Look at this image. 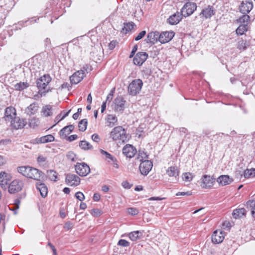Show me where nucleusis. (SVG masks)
Listing matches in <instances>:
<instances>
[{
    "mask_svg": "<svg viewBox=\"0 0 255 255\" xmlns=\"http://www.w3.org/2000/svg\"><path fill=\"white\" fill-rule=\"evenodd\" d=\"M17 171L22 176L36 181L44 179V173L37 168L29 166H21L17 167Z\"/></svg>",
    "mask_w": 255,
    "mask_h": 255,
    "instance_id": "nucleus-1",
    "label": "nucleus"
},
{
    "mask_svg": "<svg viewBox=\"0 0 255 255\" xmlns=\"http://www.w3.org/2000/svg\"><path fill=\"white\" fill-rule=\"evenodd\" d=\"M110 137L114 140L125 143L129 139V136L127 133L126 130L121 126H118L113 129L110 132Z\"/></svg>",
    "mask_w": 255,
    "mask_h": 255,
    "instance_id": "nucleus-2",
    "label": "nucleus"
},
{
    "mask_svg": "<svg viewBox=\"0 0 255 255\" xmlns=\"http://www.w3.org/2000/svg\"><path fill=\"white\" fill-rule=\"evenodd\" d=\"M143 82L139 79L133 80L128 86V93L130 95L135 96L141 91Z\"/></svg>",
    "mask_w": 255,
    "mask_h": 255,
    "instance_id": "nucleus-3",
    "label": "nucleus"
},
{
    "mask_svg": "<svg viewBox=\"0 0 255 255\" xmlns=\"http://www.w3.org/2000/svg\"><path fill=\"white\" fill-rule=\"evenodd\" d=\"M51 81V78L49 75H44L40 78L38 79L36 81V85L39 90L45 91V93L48 92L46 89L47 86Z\"/></svg>",
    "mask_w": 255,
    "mask_h": 255,
    "instance_id": "nucleus-4",
    "label": "nucleus"
},
{
    "mask_svg": "<svg viewBox=\"0 0 255 255\" xmlns=\"http://www.w3.org/2000/svg\"><path fill=\"white\" fill-rule=\"evenodd\" d=\"M195 3L188 2L186 3L181 9V13L183 16L187 17L192 14L196 9Z\"/></svg>",
    "mask_w": 255,
    "mask_h": 255,
    "instance_id": "nucleus-5",
    "label": "nucleus"
},
{
    "mask_svg": "<svg viewBox=\"0 0 255 255\" xmlns=\"http://www.w3.org/2000/svg\"><path fill=\"white\" fill-rule=\"evenodd\" d=\"M76 173L81 176H86L90 172L89 166L85 163H77L75 166Z\"/></svg>",
    "mask_w": 255,
    "mask_h": 255,
    "instance_id": "nucleus-6",
    "label": "nucleus"
},
{
    "mask_svg": "<svg viewBox=\"0 0 255 255\" xmlns=\"http://www.w3.org/2000/svg\"><path fill=\"white\" fill-rule=\"evenodd\" d=\"M216 179L210 175H204L201 178V186L203 188H210L215 182Z\"/></svg>",
    "mask_w": 255,
    "mask_h": 255,
    "instance_id": "nucleus-7",
    "label": "nucleus"
},
{
    "mask_svg": "<svg viewBox=\"0 0 255 255\" xmlns=\"http://www.w3.org/2000/svg\"><path fill=\"white\" fill-rule=\"evenodd\" d=\"M152 163L148 160L141 161L139 165L140 173L144 175H147L152 167Z\"/></svg>",
    "mask_w": 255,
    "mask_h": 255,
    "instance_id": "nucleus-8",
    "label": "nucleus"
},
{
    "mask_svg": "<svg viewBox=\"0 0 255 255\" xmlns=\"http://www.w3.org/2000/svg\"><path fill=\"white\" fill-rule=\"evenodd\" d=\"M148 54L145 52H138L133 59V63L137 66H141L148 58Z\"/></svg>",
    "mask_w": 255,
    "mask_h": 255,
    "instance_id": "nucleus-9",
    "label": "nucleus"
},
{
    "mask_svg": "<svg viewBox=\"0 0 255 255\" xmlns=\"http://www.w3.org/2000/svg\"><path fill=\"white\" fill-rule=\"evenodd\" d=\"M22 183L18 180L12 181L8 186V191L11 194H14L20 191L22 188Z\"/></svg>",
    "mask_w": 255,
    "mask_h": 255,
    "instance_id": "nucleus-10",
    "label": "nucleus"
},
{
    "mask_svg": "<svg viewBox=\"0 0 255 255\" xmlns=\"http://www.w3.org/2000/svg\"><path fill=\"white\" fill-rule=\"evenodd\" d=\"M85 76V71L83 70L75 72L70 77V82L72 84H77L80 82Z\"/></svg>",
    "mask_w": 255,
    "mask_h": 255,
    "instance_id": "nucleus-11",
    "label": "nucleus"
},
{
    "mask_svg": "<svg viewBox=\"0 0 255 255\" xmlns=\"http://www.w3.org/2000/svg\"><path fill=\"white\" fill-rule=\"evenodd\" d=\"M26 122L18 117H15L11 120V126L15 129H21L26 125Z\"/></svg>",
    "mask_w": 255,
    "mask_h": 255,
    "instance_id": "nucleus-12",
    "label": "nucleus"
},
{
    "mask_svg": "<svg viewBox=\"0 0 255 255\" xmlns=\"http://www.w3.org/2000/svg\"><path fill=\"white\" fill-rule=\"evenodd\" d=\"M66 183L70 186H78L80 182V178L75 174H69L66 175Z\"/></svg>",
    "mask_w": 255,
    "mask_h": 255,
    "instance_id": "nucleus-13",
    "label": "nucleus"
},
{
    "mask_svg": "<svg viewBox=\"0 0 255 255\" xmlns=\"http://www.w3.org/2000/svg\"><path fill=\"white\" fill-rule=\"evenodd\" d=\"M174 33L173 31H164L159 33V42L162 43H166L169 42L173 37Z\"/></svg>",
    "mask_w": 255,
    "mask_h": 255,
    "instance_id": "nucleus-14",
    "label": "nucleus"
},
{
    "mask_svg": "<svg viewBox=\"0 0 255 255\" xmlns=\"http://www.w3.org/2000/svg\"><path fill=\"white\" fill-rule=\"evenodd\" d=\"M215 13L216 10L214 7L213 6L208 5L202 10L200 15L206 19H208L215 15Z\"/></svg>",
    "mask_w": 255,
    "mask_h": 255,
    "instance_id": "nucleus-15",
    "label": "nucleus"
},
{
    "mask_svg": "<svg viewBox=\"0 0 255 255\" xmlns=\"http://www.w3.org/2000/svg\"><path fill=\"white\" fill-rule=\"evenodd\" d=\"M136 149L131 144H126L123 148V153L127 157L131 158L136 153Z\"/></svg>",
    "mask_w": 255,
    "mask_h": 255,
    "instance_id": "nucleus-16",
    "label": "nucleus"
},
{
    "mask_svg": "<svg viewBox=\"0 0 255 255\" xmlns=\"http://www.w3.org/2000/svg\"><path fill=\"white\" fill-rule=\"evenodd\" d=\"M126 101L122 96H118L114 100L115 110L116 111L122 112L125 109Z\"/></svg>",
    "mask_w": 255,
    "mask_h": 255,
    "instance_id": "nucleus-17",
    "label": "nucleus"
},
{
    "mask_svg": "<svg viewBox=\"0 0 255 255\" xmlns=\"http://www.w3.org/2000/svg\"><path fill=\"white\" fill-rule=\"evenodd\" d=\"M253 7L252 1L247 0L243 1L240 6V10L243 14L249 13Z\"/></svg>",
    "mask_w": 255,
    "mask_h": 255,
    "instance_id": "nucleus-18",
    "label": "nucleus"
},
{
    "mask_svg": "<svg viewBox=\"0 0 255 255\" xmlns=\"http://www.w3.org/2000/svg\"><path fill=\"white\" fill-rule=\"evenodd\" d=\"M159 32L158 31H152L148 33L145 39L146 43L154 44L158 41H159Z\"/></svg>",
    "mask_w": 255,
    "mask_h": 255,
    "instance_id": "nucleus-19",
    "label": "nucleus"
},
{
    "mask_svg": "<svg viewBox=\"0 0 255 255\" xmlns=\"http://www.w3.org/2000/svg\"><path fill=\"white\" fill-rule=\"evenodd\" d=\"M16 110L12 107H8L5 110L4 119L5 121H11L16 116Z\"/></svg>",
    "mask_w": 255,
    "mask_h": 255,
    "instance_id": "nucleus-20",
    "label": "nucleus"
},
{
    "mask_svg": "<svg viewBox=\"0 0 255 255\" xmlns=\"http://www.w3.org/2000/svg\"><path fill=\"white\" fill-rule=\"evenodd\" d=\"M224 239V233L222 231H214L212 236V241L214 244H220Z\"/></svg>",
    "mask_w": 255,
    "mask_h": 255,
    "instance_id": "nucleus-21",
    "label": "nucleus"
},
{
    "mask_svg": "<svg viewBox=\"0 0 255 255\" xmlns=\"http://www.w3.org/2000/svg\"><path fill=\"white\" fill-rule=\"evenodd\" d=\"M182 16L180 12H177L171 15L168 19V20L169 24L171 25L177 24L182 19Z\"/></svg>",
    "mask_w": 255,
    "mask_h": 255,
    "instance_id": "nucleus-22",
    "label": "nucleus"
},
{
    "mask_svg": "<svg viewBox=\"0 0 255 255\" xmlns=\"http://www.w3.org/2000/svg\"><path fill=\"white\" fill-rule=\"evenodd\" d=\"M233 181L232 178H230L229 176L226 175H221L217 179V182L222 186L229 185Z\"/></svg>",
    "mask_w": 255,
    "mask_h": 255,
    "instance_id": "nucleus-23",
    "label": "nucleus"
},
{
    "mask_svg": "<svg viewBox=\"0 0 255 255\" xmlns=\"http://www.w3.org/2000/svg\"><path fill=\"white\" fill-rule=\"evenodd\" d=\"M10 178L11 176L9 174L4 171H1L0 173V184L1 186H2L7 185Z\"/></svg>",
    "mask_w": 255,
    "mask_h": 255,
    "instance_id": "nucleus-24",
    "label": "nucleus"
},
{
    "mask_svg": "<svg viewBox=\"0 0 255 255\" xmlns=\"http://www.w3.org/2000/svg\"><path fill=\"white\" fill-rule=\"evenodd\" d=\"M37 189L39 191L41 196L44 198L47 196L48 193V189L46 185L44 183L36 184Z\"/></svg>",
    "mask_w": 255,
    "mask_h": 255,
    "instance_id": "nucleus-25",
    "label": "nucleus"
},
{
    "mask_svg": "<svg viewBox=\"0 0 255 255\" xmlns=\"http://www.w3.org/2000/svg\"><path fill=\"white\" fill-rule=\"evenodd\" d=\"M38 109V104L36 103H33L25 109V113L28 115H34L37 112Z\"/></svg>",
    "mask_w": 255,
    "mask_h": 255,
    "instance_id": "nucleus-26",
    "label": "nucleus"
},
{
    "mask_svg": "<svg viewBox=\"0 0 255 255\" xmlns=\"http://www.w3.org/2000/svg\"><path fill=\"white\" fill-rule=\"evenodd\" d=\"M246 214V209L244 208H241L235 210L233 212L232 215L234 218L237 219L245 216Z\"/></svg>",
    "mask_w": 255,
    "mask_h": 255,
    "instance_id": "nucleus-27",
    "label": "nucleus"
},
{
    "mask_svg": "<svg viewBox=\"0 0 255 255\" xmlns=\"http://www.w3.org/2000/svg\"><path fill=\"white\" fill-rule=\"evenodd\" d=\"M107 126L113 127L117 124L118 119L117 117L114 115H109L107 118Z\"/></svg>",
    "mask_w": 255,
    "mask_h": 255,
    "instance_id": "nucleus-28",
    "label": "nucleus"
},
{
    "mask_svg": "<svg viewBox=\"0 0 255 255\" xmlns=\"http://www.w3.org/2000/svg\"><path fill=\"white\" fill-rule=\"evenodd\" d=\"M166 173L170 177H176L179 175V169L176 166H171L166 170Z\"/></svg>",
    "mask_w": 255,
    "mask_h": 255,
    "instance_id": "nucleus-29",
    "label": "nucleus"
},
{
    "mask_svg": "<svg viewBox=\"0 0 255 255\" xmlns=\"http://www.w3.org/2000/svg\"><path fill=\"white\" fill-rule=\"evenodd\" d=\"M142 233L139 231H133L128 234V237L132 241H135L140 238Z\"/></svg>",
    "mask_w": 255,
    "mask_h": 255,
    "instance_id": "nucleus-30",
    "label": "nucleus"
},
{
    "mask_svg": "<svg viewBox=\"0 0 255 255\" xmlns=\"http://www.w3.org/2000/svg\"><path fill=\"white\" fill-rule=\"evenodd\" d=\"M80 147L84 150H90L93 148V146L88 141L86 140H82L79 142Z\"/></svg>",
    "mask_w": 255,
    "mask_h": 255,
    "instance_id": "nucleus-31",
    "label": "nucleus"
},
{
    "mask_svg": "<svg viewBox=\"0 0 255 255\" xmlns=\"http://www.w3.org/2000/svg\"><path fill=\"white\" fill-rule=\"evenodd\" d=\"M42 113L45 117L50 116L52 115V107L50 105H46L42 109Z\"/></svg>",
    "mask_w": 255,
    "mask_h": 255,
    "instance_id": "nucleus-32",
    "label": "nucleus"
},
{
    "mask_svg": "<svg viewBox=\"0 0 255 255\" xmlns=\"http://www.w3.org/2000/svg\"><path fill=\"white\" fill-rule=\"evenodd\" d=\"M248 30V24H241L236 29V33L237 35H242Z\"/></svg>",
    "mask_w": 255,
    "mask_h": 255,
    "instance_id": "nucleus-33",
    "label": "nucleus"
},
{
    "mask_svg": "<svg viewBox=\"0 0 255 255\" xmlns=\"http://www.w3.org/2000/svg\"><path fill=\"white\" fill-rule=\"evenodd\" d=\"M14 88L17 91H22L29 86L27 82H19L14 85Z\"/></svg>",
    "mask_w": 255,
    "mask_h": 255,
    "instance_id": "nucleus-34",
    "label": "nucleus"
},
{
    "mask_svg": "<svg viewBox=\"0 0 255 255\" xmlns=\"http://www.w3.org/2000/svg\"><path fill=\"white\" fill-rule=\"evenodd\" d=\"M47 175L49 179L52 181H56L57 179V173L53 170L47 171Z\"/></svg>",
    "mask_w": 255,
    "mask_h": 255,
    "instance_id": "nucleus-35",
    "label": "nucleus"
},
{
    "mask_svg": "<svg viewBox=\"0 0 255 255\" xmlns=\"http://www.w3.org/2000/svg\"><path fill=\"white\" fill-rule=\"evenodd\" d=\"M244 176L246 178L255 177V168L246 169L244 171Z\"/></svg>",
    "mask_w": 255,
    "mask_h": 255,
    "instance_id": "nucleus-36",
    "label": "nucleus"
},
{
    "mask_svg": "<svg viewBox=\"0 0 255 255\" xmlns=\"http://www.w3.org/2000/svg\"><path fill=\"white\" fill-rule=\"evenodd\" d=\"M88 121L86 119H83L79 123L78 128L81 131H84L87 129Z\"/></svg>",
    "mask_w": 255,
    "mask_h": 255,
    "instance_id": "nucleus-37",
    "label": "nucleus"
},
{
    "mask_svg": "<svg viewBox=\"0 0 255 255\" xmlns=\"http://www.w3.org/2000/svg\"><path fill=\"white\" fill-rule=\"evenodd\" d=\"M135 25V24L133 22L124 23V27L123 28V31L126 33H127L128 31L132 30Z\"/></svg>",
    "mask_w": 255,
    "mask_h": 255,
    "instance_id": "nucleus-38",
    "label": "nucleus"
},
{
    "mask_svg": "<svg viewBox=\"0 0 255 255\" xmlns=\"http://www.w3.org/2000/svg\"><path fill=\"white\" fill-rule=\"evenodd\" d=\"M40 140L41 143L51 142L54 140V137L51 134H48L41 137Z\"/></svg>",
    "mask_w": 255,
    "mask_h": 255,
    "instance_id": "nucleus-39",
    "label": "nucleus"
},
{
    "mask_svg": "<svg viewBox=\"0 0 255 255\" xmlns=\"http://www.w3.org/2000/svg\"><path fill=\"white\" fill-rule=\"evenodd\" d=\"M182 178L185 182H190L193 178V176L190 172H186L182 174Z\"/></svg>",
    "mask_w": 255,
    "mask_h": 255,
    "instance_id": "nucleus-40",
    "label": "nucleus"
},
{
    "mask_svg": "<svg viewBox=\"0 0 255 255\" xmlns=\"http://www.w3.org/2000/svg\"><path fill=\"white\" fill-rule=\"evenodd\" d=\"M39 124V119L36 118H33L29 120V126L32 128H35L37 127Z\"/></svg>",
    "mask_w": 255,
    "mask_h": 255,
    "instance_id": "nucleus-41",
    "label": "nucleus"
},
{
    "mask_svg": "<svg viewBox=\"0 0 255 255\" xmlns=\"http://www.w3.org/2000/svg\"><path fill=\"white\" fill-rule=\"evenodd\" d=\"M247 208L252 210L253 216L255 217V202L254 201H249L247 202Z\"/></svg>",
    "mask_w": 255,
    "mask_h": 255,
    "instance_id": "nucleus-42",
    "label": "nucleus"
},
{
    "mask_svg": "<svg viewBox=\"0 0 255 255\" xmlns=\"http://www.w3.org/2000/svg\"><path fill=\"white\" fill-rule=\"evenodd\" d=\"M100 152L102 155L105 156L106 159H109L112 161H115L116 160V158L113 156L111 154H110L108 152L103 149H100Z\"/></svg>",
    "mask_w": 255,
    "mask_h": 255,
    "instance_id": "nucleus-43",
    "label": "nucleus"
},
{
    "mask_svg": "<svg viewBox=\"0 0 255 255\" xmlns=\"http://www.w3.org/2000/svg\"><path fill=\"white\" fill-rule=\"evenodd\" d=\"M247 45L246 41L241 40L238 43L237 48L240 50H244L246 49Z\"/></svg>",
    "mask_w": 255,
    "mask_h": 255,
    "instance_id": "nucleus-44",
    "label": "nucleus"
},
{
    "mask_svg": "<svg viewBox=\"0 0 255 255\" xmlns=\"http://www.w3.org/2000/svg\"><path fill=\"white\" fill-rule=\"evenodd\" d=\"M250 19V16L248 15L245 14L239 19V21L243 24H247Z\"/></svg>",
    "mask_w": 255,
    "mask_h": 255,
    "instance_id": "nucleus-45",
    "label": "nucleus"
},
{
    "mask_svg": "<svg viewBox=\"0 0 255 255\" xmlns=\"http://www.w3.org/2000/svg\"><path fill=\"white\" fill-rule=\"evenodd\" d=\"M118 245L123 247H128L129 246V243L125 240L121 239L119 241Z\"/></svg>",
    "mask_w": 255,
    "mask_h": 255,
    "instance_id": "nucleus-46",
    "label": "nucleus"
},
{
    "mask_svg": "<svg viewBox=\"0 0 255 255\" xmlns=\"http://www.w3.org/2000/svg\"><path fill=\"white\" fill-rule=\"evenodd\" d=\"M90 213L92 216L96 217L100 216L102 214L101 210L98 209H93Z\"/></svg>",
    "mask_w": 255,
    "mask_h": 255,
    "instance_id": "nucleus-47",
    "label": "nucleus"
},
{
    "mask_svg": "<svg viewBox=\"0 0 255 255\" xmlns=\"http://www.w3.org/2000/svg\"><path fill=\"white\" fill-rule=\"evenodd\" d=\"M128 212L131 215H135L138 213V211L135 208H129L128 209Z\"/></svg>",
    "mask_w": 255,
    "mask_h": 255,
    "instance_id": "nucleus-48",
    "label": "nucleus"
},
{
    "mask_svg": "<svg viewBox=\"0 0 255 255\" xmlns=\"http://www.w3.org/2000/svg\"><path fill=\"white\" fill-rule=\"evenodd\" d=\"M45 93V91H41L39 90L38 93L35 94L33 96V99L35 100H38L41 97H42L43 95H44Z\"/></svg>",
    "mask_w": 255,
    "mask_h": 255,
    "instance_id": "nucleus-49",
    "label": "nucleus"
},
{
    "mask_svg": "<svg viewBox=\"0 0 255 255\" xmlns=\"http://www.w3.org/2000/svg\"><path fill=\"white\" fill-rule=\"evenodd\" d=\"M67 157L69 160H70L72 161H74L76 157V154L73 152L70 151L67 154Z\"/></svg>",
    "mask_w": 255,
    "mask_h": 255,
    "instance_id": "nucleus-50",
    "label": "nucleus"
},
{
    "mask_svg": "<svg viewBox=\"0 0 255 255\" xmlns=\"http://www.w3.org/2000/svg\"><path fill=\"white\" fill-rule=\"evenodd\" d=\"M140 161H144L143 160L146 158H148V155L146 154V153L143 152L139 151V157L138 158Z\"/></svg>",
    "mask_w": 255,
    "mask_h": 255,
    "instance_id": "nucleus-51",
    "label": "nucleus"
},
{
    "mask_svg": "<svg viewBox=\"0 0 255 255\" xmlns=\"http://www.w3.org/2000/svg\"><path fill=\"white\" fill-rule=\"evenodd\" d=\"M75 197L80 201H82L84 200L85 196L83 193L81 192H77L75 195Z\"/></svg>",
    "mask_w": 255,
    "mask_h": 255,
    "instance_id": "nucleus-52",
    "label": "nucleus"
},
{
    "mask_svg": "<svg viewBox=\"0 0 255 255\" xmlns=\"http://www.w3.org/2000/svg\"><path fill=\"white\" fill-rule=\"evenodd\" d=\"M63 128H62L59 131V134L61 137L65 138L70 133L68 130L66 129L64 131L62 132Z\"/></svg>",
    "mask_w": 255,
    "mask_h": 255,
    "instance_id": "nucleus-53",
    "label": "nucleus"
},
{
    "mask_svg": "<svg viewBox=\"0 0 255 255\" xmlns=\"http://www.w3.org/2000/svg\"><path fill=\"white\" fill-rule=\"evenodd\" d=\"M145 34H146V31L145 30H143V31H141L137 35V36L135 38V40L136 41H138V40L141 39L145 36Z\"/></svg>",
    "mask_w": 255,
    "mask_h": 255,
    "instance_id": "nucleus-54",
    "label": "nucleus"
},
{
    "mask_svg": "<svg viewBox=\"0 0 255 255\" xmlns=\"http://www.w3.org/2000/svg\"><path fill=\"white\" fill-rule=\"evenodd\" d=\"M74 129V126L72 125H70L67 126L63 128L62 132L64 131L66 129L68 130L69 132L71 133Z\"/></svg>",
    "mask_w": 255,
    "mask_h": 255,
    "instance_id": "nucleus-55",
    "label": "nucleus"
},
{
    "mask_svg": "<svg viewBox=\"0 0 255 255\" xmlns=\"http://www.w3.org/2000/svg\"><path fill=\"white\" fill-rule=\"evenodd\" d=\"M137 45H135L133 46V48H132V51H131V53H130V55H129V57L130 58H132V57H133V56L134 55L135 53L136 52V51H137Z\"/></svg>",
    "mask_w": 255,
    "mask_h": 255,
    "instance_id": "nucleus-56",
    "label": "nucleus"
},
{
    "mask_svg": "<svg viewBox=\"0 0 255 255\" xmlns=\"http://www.w3.org/2000/svg\"><path fill=\"white\" fill-rule=\"evenodd\" d=\"M92 139L96 142H98L100 139L99 135L96 133H94L92 135Z\"/></svg>",
    "mask_w": 255,
    "mask_h": 255,
    "instance_id": "nucleus-57",
    "label": "nucleus"
},
{
    "mask_svg": "<svg viewBox=\"0 0 255 255\" xmlns=\"http://www.w3.org/2000/svg\"><path fill=\"white\" fill-rule=\"evenodd\" d=\"M116 44H117V41H114V40L112 41L109 44V45H108L109 49H110V50L113 49L115 47V46L116 45Z\"/></svg>",
    "mask_w": 255,
    "mask_h": 255,
    "instance_id": "nucleus-58",
    "label": "nucleus"
},
{
    "mask_svg": "<svg viewBox=\"0 0 255 255\" xmlns=\"http://www.w3.org/2000/svg\"><path fill=\"white\" fill-rule=\"evenodd\" d=\"M191 195V193L190 192H178L176 193V196H180V195H186L189 196Z\"/></svg>",
    "mask_w": 255,
    "mask_h": 255,
    "instance_id": "nucleus-59",
    "label": "nucleus"
},
{
    "mask_svg": "<svg viewBox=\"0 0 255 255\" xmlns=\"http://www.w3.org/2000/svg\"><path fill=\"white\" fill-rule=\"evenodd\" d=\"M46 158L42 155H39L37 157V161L38 163H42L45 162Z\"/></svg>",
    "mask_w": 255,
    "mask_h": 255,
    "instance_id": "nucleus-60",
    "label": "nucleus"
},
{
    "mask_svg": "<svg viewBox=\"0 0 255 255\" xmlns=\"http://www.w3.org/2000/svg\"><path fill=\"white\" fill-rule=\"evenodd\" d=\"M122 185L126 189H130L131 187V185L128 181H124Z\"/></svg>",
    "mask_w": 255,
    "mask_h": 255,
    "instance_id": "nucleus-61",
    "label": "nucleus"
},
{
    "mask_svg": "<svg viewBox=\"0 0 255 255\" xmlns=\"http://www.w3.org/2000/svg\"><path fill=\"white\" fill-rule=\"evenodd\" d=\"M93 198L95 201H98L100 199V195L98 193H95L94 194Z\"/></svg>",
    "mask_w": 255,
    "mask_h": 255,
    "instance_id": "nucleus-62",
    "label": "nucleus"
},
{
    "mask_svg": "<svg viewBox=\"0 0 255 255\" xmlns=\"http://www.w3.org/2000/svg\"><path fill=\"white\" fill-rule=\"evenodd\" d=\"M78 137L77 135L76 134H73L71 135L70 136L68 137V140L70 141H72L75 139H76Z\"/></svg>",
    "mask_w": 255,
    "mask_h": 255,
    "instance_id": "nucleus-63",
    "label": "nucleus"
},
{
    "mask_svg": "<svg viewBox=\"0 0 255 255\" xmlns=\"http://www.w3.org/2000/svg\"><path fill=\"white\" fill-rule=\"evenodd\" d=\"M44 44L46 46H50L51 44V41L49 38H46L44 40Z\"/></svg>",
    "mask_w": 255,
    "mask_h": 255,
    "instance_id": "nucleus-64",
    "label": "nucleus"
}]
</instances>
